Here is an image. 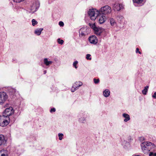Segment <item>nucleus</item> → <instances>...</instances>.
<instances>
[{
  "label": "nucleus",
  "instance_id": "nucleus-6",
  "mask_svg": "<svg viewBox=\"0 0 156 156\" xmlns=\"http://www.w3.org/2000/svg\"><path fill=\"white\" fill-rule=\"evenodd\" d=\"M90 33V29L87 27H82L79 30V36L83 37Z\"/></svg>",
  "mask_w": 156,
  "mask_h": 156
},
{
  "label": "nucleus",
  "instance_id": "nucleus-38",
  "mask_svg": "<svg viewBox=\"0 0 156 156\" xmlns=\"http://www.w3.org/2000/svg\"><path fill=\"white\" fill-rule=\"evenodd\" d=\"M47 73V71L46 70H45L44 71V74H45Z\"/></svg>",
  "mask_w": 156,
  "mask_h": 156
},
{
  "label": "nucleus",
  "instance_id": "nucleus-31",
  "mask_svg": "<svg viewBox=\"0 0 156 156\" xmlns=\"http://www.w3.org/2000/svg\"><path fill=\"white\" fill-rule=\"evenodd\" d=\"M91 55L90 54H87L86 55V58L87 60H91V58H90Z\"/></svg>",
  "mask_w": 156,
  "mask_h": 156
},
{
  "label": "nucleus",
  "instance_id": "nucleus-5",
  "mask_svg": "<svg viewBox=\"0 0 156 156\" xmlns=\"http://www.w3.org/2000/svg\"><path fill=\"white\" fill-rule=\"evenodd\" d=\"M87 116L88 114L86 112L82 111H80L79 112L78 116L79 121L80 123H85Z\"/></svg>",
  "mask_w": 156,
  "mask_h": 156
},
{
  "label": "nucleus",
  "instance_id": "nucleus-32",
  "mask_svg": "<svg viewBox=\"0 0 156 156\" xmlns=\"http://www.w3.org/2000/svg\"><path fill=\"white\" fill-rule=\"evenodd\" d=\"M149 156H156V153H153V152H150Z\"/></svg>",
  "mask_w": 156,
  "mask_h": 156
},
{
  "label": "nucleus",
  "instance_id": "nucleus-4",
  "mask_svg": "<svg viewBox=\"0 0 156 156\" xmlns=\"http://www.w3.org/2000/svg\"><path fill=\"white\" fill-rule=\"evenodd\" d=\"M100 14H103L106 16L112 12L111 8L108 5L101 7L100 9L99 10Z\"/></svg>",
  "mask_w": 156,
  "mask_h": 156
},
{
  "label": "nucleus",
  "instance_id": "nucleus-35",
  "mask_svg": "<svg viewBox=\"0 0 156 156\" xmlns=\"http://www.w3.org/2000/svg\"><path fill=\"white\" fill-rule=\"evenodd\" d=\"M139 49L138 48H136V53H138L139 54H141V52H140V51H139Z\"/></svg>",
  "mask_w": 156,
  "mask_h": 156
},
{
  "label": "nucleus",
  "instance_id": "nucleus-17",
  "mask_svg": "<svg viewBox=\"0 0 156 156\" xmlns=\"http://www.w3.org/2000/svg\"><path fill=\"white\" fill-rule=\"evenodd\" d=\"M146 0H133V2L135 5L142 6L144 5L146 2Z\"/></svg>",
  "mask_w": 156,
  "mask_h": 156
},
{
  "label": "nucleus",
  "instance_id": "nucleus-8",
  "mask_svg": "<svg viewBox=\"0 0 156 156\" xmlns=\"http://www.w3.org/2000/svg\"><path fill=\"white\" fill-rule=\"evenodd\" d=\"M9 119V117H6L5 115L0 116V126L3 127L9 124V122L6 119Z\"/></svg>",
  "mask_w": 156,
  "mask_h": 156
},
{
  "label": "nucleus",
  "instance_id": "nucleus-15",
  "mask_svg": "<svg viewBox=\"0 0 156 156\" xmlns=\"http://www.w3.org/2000/svg\"><path fill=\"white\" fill-rule=\"evenodd\" d=\"M98 16H100L98 21L100 24H102L104 23L107 17V16L101 14L99 15Z\"/></svg>",
  "mask_w": 156,
  "mask_h": 156
},
{
  "label": "nucleus",
  "instance_id": "nucleus-36",
  "mask_svg": "<svg viewBox=\"0 0 156 156\" xmlns=\"http://www.w3.org/2000/svg\"><path fill=\"white\" fill-rule=\"evenodd\" d=\"M55 111V108H53L51 109L50 112H54Z\"/></svg>",
  "mask_w": 156,
  "mask_h": 156
},
{
  "label": "nucleus",
  "instance_id": "nucleus-21",
  "mask_svg": "<svg viewBox=\"0 0 156 156\" xmlns=\"http://www.w3.org/2000/svg\"><path fill=\"white\" fill-rule=\"evenodd\" d=\"M49 59L48 58H44V59L43 62L44 64L46 66H49L51 65L53 63V62L49 61Z\"/></svg>",
  "mask_w": 156,
  "mask_h": 156
},
{
  "label": "nucleus",
  "instance_id": "nucleus-3",
  "mask_svg": "<svg viewBox=\"0 0 156 156\" xmlns=\"http://www.w3.org/2000/svg\"><path fill=\"white\" fill-rule=\"evenodd\" d=\"M90 27L93 29L95 33L97 35L100 36L104 30L102 28L97 27L95 23H89Z\"/></svg>",
  "mask_w": 156,
  "mask_h": 156
},
{
  "label": "nucleus",
  "instance_id": "nucleus-37",
  "mask_svg": "<svg viewBox=\"0 0 156 156\" xmlns=\"http://www.w3.org/2000/svg\"><path fill=\"white\" fill-rule=\"evenodd\" d=\"M152 97L156 99V92L154 93V94L152 95Z\"/></svg>",
  "mask_w": 156,
  "mask_h": 156
},
{
  "label": "nucleus",
  "instance_id": "nucleus-28",
  "mask_svg": "<svg viewBox=\"0 0 156 156\" xmlns=\"http://www.w3.org/2000/svg\"><path fill=\"white\" fill-rule=\"evenodd\" d=\"M32 25L33 26H34L37 23V22L35 19H33L32 20Z\"/></svg>",
  "mask_w": 156,
  "mask_h": 156
},
{
  "label": "nucleus",
  "instance_id": "nucleus-7",
  "mask_svg": "<svg viewBox=\"0 0 156 156\" xmlns=\"http://www.w3.org/2000/svg\"><path fill=\"white\" fill-rule=\"evenodd\" d=\"M39 7V3L37 1H34L31 5L29 8V12L30 13H33L36 11L37 9Z\"/></svg>",
  "mask_w": 156,
  "mask_h": 156
},
{
  "label": "nucleus",
  "instance_id": "nucleus-9",
  "mask_svg": "<svg viewBox=\"0 0 156 156\" xmlns=\"http://www.w3.org/2000/svg\"><path fill=\"white\" fill-rule=\"evenodd\" d=\"M14 112V110L13 108L12 107H10L9 108H6L4 112V114L6 115L5 116L7 117V116L9 117L13 114Z\"/></svg>",
  "mask_w": 156,
  "mask_h": 156
},
{
  "label": "nucleus",
  "instance_id": "nucleus-1",
  "mask_svg": "<svg viewBox=\"0 0 156 156\" xmlns=\"http://www.w3.org/2000/svg\"><path fill=\"white\" fill-rule=\"evenodd\" d=\"M142 150L145 154L148 153L151 149L154 148L155 145L149 142H144L140 144Z\"/></svg>",
  "mask_w": 156,
  "mask_h": 156
},
{
  "label": "nucleus",
  "instance_id": "nucleus-20",
  "mask_svg": "<svg viewBox=\"0 0 156 156\" xmlns=\"http://www.w3.org/2000/svg\"><path fill=\"white\" fill-rule=\"evenodd\" d=\"M122 116L125 118L124 121L125 122H127L130 120V117L129 115L126 113H124L122 115Z\"/></svg>",
  "mask_w": 156,
  "mask_h": 156
},
{
  "label": "nucleus",
  "instance_id": "nucleus-29",
  "mask_svg": "<svg viewBox=\"0 0 156 156\" xmlns=\"http://www.w3.org/2000/svg\"><path fill=\"white\" fill-rule=\"evenodd\" d=\"M57 42L59 44L62 45L63 44L64 41L62 40H61L60 38H58L57 39Z\"/></svg>",
  "mask_w": 156,
  "mask_h": 156
},
{
  "label": "nucleus",
  "instance_id": "nucleus-22",
  "mask_svg": "<svg viewBox=\"0 0 156 156\" xmlns=\"http://www.w3.org/2000/svg\"><path fill=\"white\" fill-rule=\"evenodd\" d=\"M103 94L105 97L107 98L110 96V92L108 89H106L103 91Z\"/></svg>",
  "mask_w": 156,
  "mask_h": 156
},
{
  "label": "nucleus",
  "instance_id": "nucleus-34",
  "mask_svg": "<svg viewBox=\"0 0 156 156\" xmlns=\"http://www.w3.org/2000/svg\"><path fill=\"white\" fill-rule=\"evenodd\" d=\"M59 25H60V27H63L64 25V24L62 22L60 21L59 22Z\"/></svg>",
  "mask_w": 156,
  "mask_h": 156
},
{
  "label": "nucleus",
  "instance_id": "nucleus-25",
  "mask_svg": "<svg viewBox=\"0 0 156 156\" xmlns=\"http://www.w3.org/2000/svg\"><path fill=\"white\" fill-rule=\"evenodd\" d=\"M148 88L149 86H146L144 87V90L142 91V93L144 95H146L147 94Z\"/></svg>",
  "mask_w": 156,
  "mask_h": 156
},
{
  "label": "nucleus",
  "instance_id": "nucleus-18",
  "mask_svg": "<svg viewBox=\"0 0 156 156\" xmlns=\"http://www.w3.org/2000/svg\"><path fill=\"white\" fill-rule=\"evenodd\" d=\"M6 140L5 139V137L3 135H0V146L6 144Z\"/></svg>",
  "mask_w": 156,
  "mask_h": 156
},
{
  "label": "nucleus",
  "instance_id": "nucleus-26",
  "mask_svg": "<svg viewBox=\"0 0 156 156\" xmlns=\"http://www.w3.org/2000/svg\"><path fill=\"white\" fill-rule=\"evenodd\" d=\"M78 64V62L77 61H75L73 63V66L75 69H76L78 67L77 66V65Z\"/></svg>",
  "mask_w": 156,
  "mask_h": 156
},
{
  "label": "nucleus",
  "instance_id": "nucleus-10",
  "mask_svg": "<svg viewBox=\"0 0 156 156\" xmlns=\"http://www.w3.org/2000/svg\"><path fill=\"white\" fill-rule=\"evenodd\" d=\"M8 98V96L5 92H0V104L3 103Z\"/></svg>",
  "mask_w": 156,
  "mask_h": 156
},
{
  "label": "nucleus",
  "instance_id": "nucleus-19",
  "mask_svg": "<svg viewBox=\"0 0 156 156\" xmlns=\"http://www.w3.org/2000/svg\"><path fill=\"white\" fill-rule=\"evenodd\" d=\"M115 18L119 23L121 24L123 23L124 18L121 15L117 16L115 17Z\"/></svg>",
  "mask_w": 156,
  "mask_h": 156
},
{
  "label": "nucleus",
  "instance_id": "nucleus-33",
  "mask_svg": "<svg viewBox=\"0 0 156 156\" xmlns=\"http://www.w3.org/2000/svg\"><path fill=\"white\" fill-rule=\"evenodd\" d=\"M24 0H13V1L14 2H16V3H19L20 2H23L24 1Z\"/></svg>",
  "mask_w": 156,
  "mask_h": 156
},
{
  "label": "nucleus",
  "instance_id": "nucleus-27",
  "mask_svg": "<svg viewBox=\"0 0 156 156\" xmlns=\"http://www.w3.org/2000/svg\"><path fill=\"white\" fill-rule=\"evenodd\" d=\"M64 135L62 133H59L58 134V136L59 137V139L60 140H62L63 138Z\"/></svg>",
  "mask_w": 156,
  "mask_h": 156
},
{
  "label": "nucleus",
  "instance_id": "nucleus-24",
  "mask_svg": "<svg viewBox=\"0 0 156 156\" xmlns=\"http://www.w3.org/2000/svg\"><path fill=\"white\" fill-rule=\"evenodd\" d=\"M43 30V28L37 29L35 30L34 33L38 36L40 35Z\"/></svg>",
  "mask_w": 156,
  "mask_h": 156
},
{
  "label": "nucleus",
  "instance_id": "nucleus-14",
  "mask_svg": "<svg viewBox=\"0 0 156 156\" xmlns=\"http://www.w3.org/2000/svg\"><path fill=\"white\" fill-rule=\"evenodd\" d=\"M7 91L10 96L13 97L16 93V90L15 89L11 87H9L7 89Z\"/></svg>",
  "mask_w": 156,
  "mask_h": 156
},
{
  "label": "nucleus",
  "instance_id": "nucleus-2",
  "mask_svg": "<svg viewBox=\"0 0 156 156\" xmlns=\"http://www.w3.org/2000/svg\"><path fill=\"white\" fill-rule=\"evenodd\" d=\"M88 13L90 19L93 20H94L100 15L99 10L94 9H89Z\"/></svg>",
  "mask_w": 156,
  "mask_h": 156
},
{
  "label": "nucleus",
  "instance_id": "nucleus-12",
  "mask_svg": "<svg viewBox=\"0 0 156 156\" xmlns=\"http://www.w3.org/2000/svg\"><path fill=\"white\" fill-rule=\"evenodd\" d=\"M83 84L80 81L76 82L73 84L71 89V91L73 92L78 89L79 87Z\"/></svg>",
  "mask_w": 156,
  "mask_h": 156
},
{
  "label": "nucleus",
  "instance_id": "nucleus-23",
  "mask_svg": "<svg viewBox=\"0 0 156 156\" xmlns=\"http://www.w3.org/2000/svg\"><path fill=\"white\" fill-rule=\"evenodd\" d=\"M0 156H7V151L3 149L0 151Z\"/></svg>",
  "mask_w": 156,
  "mask_h": 156
},
{
  "label": "nucleus",
  "instance_id": "nucleus-30",
  "mask_svg": "<svg viewBox=\"0 0 156 156\" xmlns=\"http://www.w3.org/2000/svg\"><path fill=\"white\" fill-rule=\"evenodd\" d=\"M94 83L95 84H98V83H99V79H96L95 78H94Z\"/></svg>",
  "mask_w": 156,
  "mask_h": 156
},
{
  "label": "nucleus",
  "instance_id": "nucleus-13",
  "mask_svg": "<svg viewBox=\"0 0 156 156\" xmlns=\"http://www.w3.org/2000/svg\"><path fill=\"white\" fill-rule=\"evenodd\" d=\"M113 7L115 11H119L123 8V6L122 4L118 3L114 4Z\"/></svg>",
  "mask_w": 156,
  "mask_h": 156
},
{
  "label": "nucleus",
  "instance_id": "nucleus-16",
  "mask_svg": "<svg viewBox=\"0 0 156 156\" xmlns=\"http://www.w3.org/2000/svg\"><path fill=\"white\" fill-rule=\"evenodd\" d=\"M89 41L91 44H95L97 43V39L95 36H92L88 38Z\"/></svg>",
  "mask_w": 156,
  "mask_h": 156
},
{
  "label": "nucleus",
  "instance_id": "nucleus-39",
  "mask_svg": "<svg viewBox=\"0 0 156 156\" xmlns=\"http://www.w3.org/2000/svg\"><path fill=\"white\" fill-rule=\"evenodd\" d=\"M132 156H140L139 155H133Z\"/></svg>",
  "mask_w": 156,
  "mask_h": 156
},
{
  "label": "nucleus",
  "instance_id": "nucleus-11",
  "mask_svg": "<svg viewBox=\"0 0 156 156\" xmlns=\"http://www.w3.org/2000/svg\"><path fill=\"white\" fill-rule=\"evenodd\" d=\"M108 22L110 23L112 28H114L117 26V23L114 16L111 17L109 18Z\"/></svg>",
  "mask_w": 156,
  "mask_h": 156
}]
</instances>
